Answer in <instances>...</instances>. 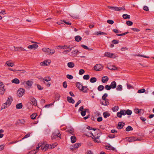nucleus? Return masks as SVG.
Segmentation results:
<instances>
[{"instance_id": "obj_48", "label": "nucleus", "mask_w": 154, "mask_h": 154, "mask_svg": "<svg viewBox=\"0 0 154 154\" xmlns=\"http://www.w3.org/2000/svg\"><path fill=\"white\" fill-rule=\"evenodd\" d=\"M81 144L79 143H76L74 145L73 147L74 148H78L81 146Z\"/></svg>"}, {"instance_id": "obj_33", "label": "nucleus", "mask_w": 154, "mask_h": 154, "mask_svg": "<svg viewBox=\"0 0 154 154\" xmlns=\"http://www.w3.org/2000/svg\"><path fill=\"white\" fill-rule=\"evenodd\" d=\"M6 64L8 66L11 67H12L14 65V64L13 63L10 62L9 61H8L6 62Z\"/></svg>"}, {"instance_id": "obj_26", "label": "nucleus", "mask_w": 154, "mask_h": 154, "mask_svg": "<svg viewBox=\"0 0 154 154\" xmlns=\"http://www.w3.org/2000/svg\"><path fill=\"white\" fill-rule=\"evenodd\" d=\"M23 107V104L22 103L17 104L16 105V108L17 109H20Z\"/></svg>"}, {"instance_id": "obj_31", "label": "nucleus", "mask_w": 154, "mask_h": 154, "mask_svg": "<svg viewBox=\"0 0 154 154\" xmlns=\"http://www.w3.org/2000/svg\"><path fill=\"white\" fill-rule=\"evenodd\" d=\"M12 82L14 83L18 84L20 83V81L18 79L15 78L12 80Z\"/></svg>"}, {"instance_id": "obj_13", "label": "nucleus", "mask_w": 154, "mask_h": 154, "mask_svg": "<svg viewBox=\"0 0 154 154\" xmlns=\"http://www.w3.org/2000/svg\"><path fill=\"white\" fill-rule=\"evenodd\" d=\"M111 88L114 89L116 87V83L115 81H112L110 85Z\"/></svg>"}, {"instance_id": "obj_1", "label": "nucleus", "mask_w": 154, "mask_h": 154, "mask_svg": "<svg viewBox=\"0 0 154 154\" xmlns=\"http://www.w3.org/2000/svg\"><path fill=\"white\" fill-rule=\"evenodd\" d=\"M97 135H94L93 133H91V134L93 137H92V138L94 140V142L95 143H100V142L97 139H98L100 137V136L102 134V133L100 129H98V131H97Z\"/></svg>"}, {"instance_id": "obj_57", "label": "nucleus", "mask_w": 154, "mask_h": 154, "mask_svg": "<svg viewBox=\"0 0 154 154\" xmlns=\"http://www.w3.org/2000/svg\"><path fill=\"white\" fill-rule=\"evenodd\" d=\"M128 33H129V32H125V33H122V34H117L116 35H117V36H123V35H125L127 34Z\"/></svg>"}, {"instance_id": "obj_7", "label": "nucleus", "mask_w": 154, "mask_h": 154, "mask_svg": "<svg viewBox=\"0 0 154 154\" xmlns=\"http://www.w3.org/2000/svg\"><path fill=\"white\" fill-rule=\"evenodd\" d=\"M33 83V82L29 80H28L26 81H24L22 83V84L24 85L26 84V85L28 86L29 87H31Z\"/></svg>"}, {"instance_id": "obj_21", "label": "nucleus", "mask_w": 154, "mask_h": 154, "mask_svg": "<svg viewBox=\"0 0 154 154\" xmlns=\"http://www.w3.org/2000/svg\"><path fill=\"white\" fill-rule=\"evenodd\" d=\"M8 103L7 102H6L5 103H4L2 105V107L1 108V110H2L3 109H4L6 108H7L8 106H7Z\"/></svg>"}, {"instance_id": "obj_50", "label": "nucleus", "mask_w": 154, "mask_h": 154, "mask_svg": "<svg viewBox=\"0 0 154 154\" xmlns=\"http://www.w3.org/2000/svg\"><path fill=\"white\" fill-rule=\"evenodd\" d=\"M37 152V151H36V150L34 149L29 152L28 153V154H35Z\"/></svg>"}, {"instance_id": "obj_5", "label": "nucleus", "mask_w": 154, "mask_h": 154, "mask_svg": "<svg viewBox=\"0 0 154 154\" xmlns=\"http://www.w3.org/2000/svg\"><path fill=\"white\" fill-rule=\"evenodd\" d=\"M104 56L107 57L112 58H114L116 57V56L114 54L111 53L109 52H106L105 53Z\"/></svg>"}, {"instance_id": "obj_34", "label": "nucleus", "mask_w": 154, "mask_h": 154, "mask_svg": "<svg viewBox=\"0 0 154 154\" xmlns=\"http://www.w3.org/2000/svg\"><path fill=\"white\" fill-rule=\"evenodd\" d=\"M104 87L103 85H100L97 88L98 90L99 91H101L103 90Z\"/></svg>"}, {"instance_id": "obj_61", "label": "nucleus", "mask_w": 154, "mask_h": 154, "mask_svg": "<svg viewBox=\"0 0 154 154\" xmlns=\"http://www.w3.org/2000/svg\"><path fill=\"white\" fill-rule=\"evenodd\" d=\"M112 42L113 44H116L119 43V41L117 40L114 39L112 41Z\"/></svg>"}, {"instance_id": "obj_55", "label": "nucleus", "mask_w": 154, "mask_h": 154, "mask_svg": "<svg viewBox=\"0 0 154 154\" xmlns=\"http://www.w3.org/2000/svg\"><path fill=\"white\" fill-rule=\"evenodd\" d=\"M141 109H134V112L135 113L138 114L140 113V111H141Z\"/></svg>"}, {"instance_id": "obj_6", "label": "nucleus", "mask_w": 154, "mask_h": 154, "mask_svg": "<svg viewBox=\"0 0 154 154\" xmlns=\"http://www.w3.org/2000/svg\"><path fill=\"white\" fill-rule=\"evenodd\" d=\"M103 69V66L100 64H97L94 66V69L97 71H101Z\"/></svg>"}, {"instance_id": "obj_62", "label": "nucleus", "mask_w": 154, "mask_h": 154, "mask_svg": "<svg viewBox=\"0 0 154 154\" xmlns=\"http://www.w3.org/2000/svg\"><path fill=\"white\" fill-rule=\"evenodd\" d=\"M63 87L64 88H66L67 87V82L66 81H65L63 82Z\"/></svg>"}, {"instance_id": "obj_52", "label": "nucleus", "mask_w": 154, "mask_h": 154, "mask_svg": "<svg viewBox=\"0 0 154 154\" xmlns=\"http://www.w3.org/2000/svg\"><path fill=\"white\" fill-rule=\"evenodd\" d=\"M108 96V94L106 93L104 94L103 95L102 97V99L103 100H105L106 99V98Z\"/></svg>"}, {"instance_id": "obj_20", "label": "nucleus", "mask_w": 154, "mask_h": 154, "mask_svg": "<svg viewBox=\"0 0 154 154\" xmlns=\"http://www.w3.org/2000/svg\"><path fill=\"white\" fill-rule=\"evenodd\" d=\"M10 97H9L8 98V100L7 102L8 104V106H9L11 104L13 100V99L10 96Z\"/></svg>"}, {"instance_id": "obj_63", "label": "nucleus", "mask_w": 154, "mask_h": 154, "mask_svg": "<svg viewBox=\"0 0 154 154\" xmlns=\"http://www.w3.org/2000/svg\"><path fill=\"white\" fill-rule=\"evenodd\" d=\"M107 22L108 23L111 24H112L114 23V21L113 20H107Z\"/></svg>"}, {"instance_id": "obj_25", "label": "nucleus", "mask_w": 154, "mask_h": 154, "mask_svg": "<svg viewBox=\"0 0 154 154\" xmlns=\"http://www.w3.org/2000/svg\"><path fill=\"white\" fill-rule=\"evenodd\" d=\"M79 51L77 49H75L71 52V54L72 55H75L77 54Z\"/></svg>"}, {"instance_id": "obj_37", "label": "nucleus", "mask_w": 154, "mask_h": 154, "mask_svg": "<svg viewBox=\"0 0 154 154\" xmlns=\"http://www.w3.org/2000/svg\"><path fill=\"white\" fill-rule=\"evenodd\" d=\"M94 35H107V34L105 32H96L94 34Z\"/></svg>"}, {"instance_id": "obj_51", "label": "nucleus", "mask_w": 154, "mask_h": 154, "mask_svg": "<svg viewBox=\"0 0 154 154\" xmlns=\"http://www.w3.org/2000/svg\"><path fill=\"white\" fill-rule=\"evenodd\" d=\"M54 102H55V101H54L53 103L47 104L45 106V107L48 108L50 106H53L54 105Z\"/></svg>"}, {"instance_id": "obj_38", "label": "nucleus", "mask_w": 154, "mask_h": 154, "mask_svg": "<svg viewBox=\"0 0 154 154\" xmlns=\"http://www.w3.org/2000/svg\"><path fill=\"white\" fill-rule=\"evenodd\" d=\"M126 131H129L133 130V128L130 126H128L126 128Z\"/></svg>"}, {"instance_id": "obj_19", "label": "nucleus", "mask_w": 154, "mask_h": 154, "mask_svg": "<svg viewBox=\"0 0 154 154\" xmlns=\"http://www.w3.org/2000/svg\"><path fill=\"white\" fill-rule=\"evenodd\" d=\"M122 10H125V8H124L123 7H115V8H114V10L116 11H120Z\"/></svg>"}, {"instance_id": "obj_2", "label": "nucleus", "mask_w": 154, "mask_h": 154, "mask_svg": "<svg viewBox=\"0 0 154 154\" xmlns=\"http://www.w3.org/2000/svg\"><path fill=\"white\" fill-rule=\"evenodd\" d=\"M60 134L58 131H55L53 132L51 135L52 139H54L58 137L60 138Z\"/></svg>"}, {"instance_id": "obj_9", "label": "nucleus", "mask_w": 154, "mask_h": 154, "mask_svg": "<svg viewBox=\"0 0 154 154\" xmlns=\"http://www.w3.org/2000/svg\"><path fill=\"white\" fill-rule=\"evenodd\" d=\"M49 61L48 62V60H46L43 62L40 63V65L42 66H46L49 65L51 63V61L49 60Z\"/></svg>"}, {"instance_id": "obj_58", "label": "nucleus", "mask_w": 154, "mask_h": 154, "mask_svg": "<svg viewBox=\"0 0 154 154\" xmlns=\"http://www.w3.org/2000/svg\"><path fill=\"white\" fill-rule=\"evenodd\" d=\"M119 109V107L118 106H115L112 108V110L113 112L117 111Z\"/></svg>"}, {"instance_id": "obj_56", "label": "nucleus", "mask_w": 154, "mask_h": 154, "mask_svg": "<svg viewBox=\"0 0 154 154\" xmlns=\"http://www.w3.org/2000/svg\"><path fill=\"white\" fill-rule=\"evenodd\" d=\"M37 86L38 90H42L43 89V87H42L40 85L37 84Z\"/></svg>"}, {"instance_id": "obj_41", "label": "nucleus", "mask_w": 154, "mask_h": 154, "mask_svg": "<svg viewBox=\"0 0 154 154\" xmlns=\"http://www.w3.org/2000/svg\"><path fill=\"white\" fill-rule=\"evenodd\" d=\"M87 128L89 130H93L94 131H97V130L98 131V130L99 129H98L97 128H93L92 127H91L90 126H88Z\"/></svg>"}, {"instance_id": "obj_60", "label": "nucleus", "mask_w": 154, "mask_h": 154, "mask_svg": "<svg viewBox=\"0 0 154 154\" xmlns=\"http://www.w3.org/2000/svg\"><path fill=\"white\" fill-rule=\"evenodd\" d=\"M67 78L70 79H72L73 78V76L70 75L68 74L66 75Z\"/></svg>"}, {"instance_id": "obj_43", "label": "nucleus", "mask_w": 154, "mask_h": 154, "mask_svg": "<svg viewBox=\"0 0 154 154\" xmlns=\"http://www.w3.org/2000/svg\"><path fill=\"white\" fill-rule=\"evenodd\" d=\"M104 101V106H107L109 105V103L108 102V99H106L105 100H103Z\"/></svg>"}, {"instance_id": "obj_16", "label": "nucleus", "mask_w": 154, "mask_h": 154, "mask_svg": "<svg viewBox=\"0 0 154 154\" xmlns=\"http://www.w3.org/2000/svg\"><path fill=\"white\" fill-rule=\"evenodd\" d=\"M30 101L33 103V105L36 106L37 105V102L36 100L34 97L30 99Z\"/></svg>"}, {"instance_id": "obj_12", "label": "nucleus", "mask_w": 154, "mask_h": 154, "mask_svg": "<svg viewBox=\"0 0 154 154\" xmlns=\"http://www.w3.org/2000/svg\"><path fill=\"white\" fill-rule=\"evenodd\" d=\"M38 47V45L36 44H33L31 45H28L27 48L29 49H35Z\"/></svg>"}, {"instance_id": "obj_30", "label": "nucleus", "mask_w": 154, "mask_h": 154, "mask_svg": "<svg viewBox=\"0 0 154 154\" xmlns=\"http://www.w3.org/2000/svg\"><path fill=\"white\" fill-rule=\"evenodd\" d=\"M103 115L104 118H106L110 116V114L108 112H106L103 113Z\"/></svg>"}, {"instance_id": "obj_45", "label": "nucleus", "mask_w": 154, "mask_h": 154, "mask_svg": "<svg viewBox=\"0 0 154 154\" xmlns=\"http://www.w3.org/2000/svg\"><path fill=\"white\" fill-rule=\"evenodd\" d=\"M133 22L130 20H128L126 21V24L127 25L129 26H131L133 25Z\"/></svg>"}, {"instance_id": "obj_22", "label": "nucleus", "mask_w": 154, "mask_h": 154, "mask_svg": "<svg viewBox=\"0 0 154 154\" xmlns=\"http://www.w3.org/2000/svg\"><path fill=\"white\" fill-rule=\"evenodd\" d=\"M75 40L77 42H79L82 39V37L79 35H77L75 37Z\"/></svg>"}, {"instance_id": "obj_27", "label": "nucleus", "mask_w": 154, "mask_h": 154, "mask_svg": "<svg viewBox=\"0 0 154 154\" xmlns=\"http://www.w3.org/2000/svg\"><path fill=\"white\" fill-rule=\"evenodd\" d=\"M106 149H110L113 151L115 150L116 149L114 147L112 146L111 145L109 146H106Z\"/></svg>"}, {"instance_id": "obj_10", "label": "nucleus", "mask_w": 154, "mask_h": 154, "mask_svg": "<svg viewBox=\"0 0 154 154\" xmlns=\"http://www.w3.org/2000/svg\"><path fill=\"white\" fill-rule=\"evenodd\" d=\"M77 88L81 91V89L82 88L83 85L80 82H76L75 84Z\"/></svg>"}, {"instance_id": "obj_24", "label": "nucleus", "mask_w": 154, "mask_h": 154, "mask_svg": "<svg viewBox=\"0 0 154 154\" xmlns=\"http://www.w3.org/2000/svg\"><path fill=\"white\" fill-rule=\"evenodd\" d=\"M71 142L73 143H75L76 141V137L74 136H72L71 137Z\"/></svg>"}, {"instance_id": "obj_15", "label": "nucleus", "mask_w": 154, "mask_h": 154, "mask_svg": "<svg viewBox=\"0 0 154 154\" xmlns=\"http://www.w3.org/2000/svg\"><path fill=\"white\" fill-rule=\"evenodd\" d=\"M125 125V123L123 122H119L118 124L117 128L119 129L123 128Z\"/></svg>"}, {"instance_id": "obj_40", "label": "nucleus", "mask_w": 154, "mask_h": 154, "mask_svg": "<svg viewBox=\"0 0 154 154\" xmlns=\"http://www.w3.org/2000/svg\"><path fill=\"white\" fill-rule=\"evenodd\" d=\"M45 149V151H46L48 149H49V145L48 144H46L45 145H43Z\"/></svg>"}, {"instance_id": "obj_59", "label": "nucleus", "mask_w": 154, "mask_h": 154, "mask_svg": "<svg viewBox=\"0 0 154 154\" xmlns=\"http://www.w3.org/2000/svg\"><path fill=\"white\" fill-rule=\"evenodd\" d=\"M85 71L83 69H81L79 70V74L80 75H82L84 73Z\"/></svg>"}, {"instance_id": "obj_23", "label": "nucleus", "mask_w": 154, "mask_h": 154, "mask_svg": "<svg viewBox=\"0 0 154 154\" xmlns=\"http://www.w3.org/2000/svg\"><path fill=\"white\" fill-rule=\"evenodd\" d=\"M67 66L69 67L72 68L75 65L73 63L69 62L68 63Z\"/></svg>"}, {"instance_id": "obj_44", "label": "nucleus", "mask_w": 154, "mask_h": 154, "mask_svg": "<svg viewBox=\"0 0 154 154\" xmlns=\"http://www.w3.org/2000/svg\"><path fill=\"white\" fill-rule=\"evenodd\" d=\"M51 80V79L50 77L47 76L44 78V80L47 82L50 81Z\"/></svg>"}, {"instance_id": "obj_3", "label": "nucleus", "mask_w": 154, "mask_h": 154, "mask_svg": "<svg viewBox=\"0 0 154 154\" xmlns=\"http://www.w3.org/2000/svg\"><path fill=\"white\" fill-rule=\"evenodd\" d=\"M25 91V89L22 88H20L17 91V96L19 97H21L24 94Z\"/></svg>"}, {"instance_id": "obj_53", "label": "nucleus", "mask_w": 154, "mask_h": 154, "mask_svg": "<svg viewBox=\"0 0 154 154\" xmlns=\"http://www.w3.org/2000/svg\"><path fill=\"white\" fill-rule=\"evenodd\" d=\"M145 89L144 88H143L138 90L137 92L139 93H142L145 92Z\"/></svg>"}, {"instance_id": "obj_64", "label": "nucleus", "mask_w": 154, "mask_h": 154, "mask_svg": "<svg viewBox=\"0 0 154 154\" xmlns=\"http://www.w3.org/2000/svg\"><path fill=\"white\" fill-rule=\"evenodd\" d=\"M120 112H121V113L122 114V115H125L126 114V111L125 110H121L120 111Z\"/></svg>"}, {"instance_id": "obj_35", "label": "nucleus", "mask_w": 154, "mask_h": 154, "mask_svg": "<svg viewBox=\"0 0 154 154\" xmlns=\"http://www.w3.org/2000/svg\"><path fill=\"white\" fill-rule=\"evenodd\" d=\"M97 79L95 77H92L91 78L90 81L91 83H94L96 82Z\"/></svg>"}, {"instance_id": "obj_42", "label": "nucleus", "mask_w": 154, "mask_h": 154, "mask_svg": "<svg viewBox=\"0 0 154 154\" xmlns=\"http://www.w3.org/2000/svg\"><path fill=\"white\" fill-rule=\"evenodd\" d=\"M36 114L35 113H34L30 116V117L32 119H35L36 118Z\"/></svg>"}, {"instance_id": "obj_4", "label": "nucleus", "mask_w": 154, "mask_h": 154, "mask_svg": "<svg viewBox=\"0 0 154 154\" xmlns=\"http://www.w3.org/2000/svg\"><path fill=\"white\" fill-rule=\"evenodd\" d=\"M4 85H3V83L2 82H0V88L2 91H0V94L3 95L4 92L5 91V88Z\"/></svg>"}, {"instance_id": "obj_39", "label": "nucleus", "mask_w": 154, "mask_h": 154, "mask_svg": "<svg viewBox=\"0 0 154 154\" xmlns=\"http://www.w3.org/2000/svg\"><path fill=\"white\" fill-rule=\"evenodd\" d=\"M118 91H121L122 90V87L121 85H118L116 89Z\"/></svg>"}, {"instance_id": "obj_47", "label": "nucleus", "mask_w": 154, "mask_h": 154, "mask_svg": "<svg viewBox=\"0 0 154 154\" xmlns=\"http://www.w3.org/2000/svg\"><path fill=\"white\" fill-rule=\"evenodd\" d=\"M104 88H105L106 90L108 91L110 90L111 89L110 85H105V87H104Z\"/></svg>"}, {"instance_id": "obj_11", "label": "nucleus", "mask_w": 154, "mask_h": 154, "mask_svg": "<svg viewBox=\"0 0 154 154\" xmlns=\"http://www.w3.org/2000/svg\"><path fill=\"white\" fill-rule=\"evenodd\" d=\"M140 140V139H136V138L134 137H132L128 138V142H132L133 141H134L136 140Z\"/></svg>"}, {"instance_id": "obj_28", "label": "nucleus", "mask_w": 154, "mask_h": 154, "mask_svg": "<svg viewBox=\"0 0 154 154\" xmlns=\"http://www.w3.org/2000/svg\"><path fill=\"white\" fill-rule=\"evenodd\" d=\"M16 51H26V50L22 47H16L15 48Z\"/></svg>"}, {"instance_id": "obj_17", "label": "nucleus", "mask_w": 154, "mask_h": 154, "mask_svg": "<svg viewBox=\"0 0 154 154\" xmlns=\"http://www.w3.org/2000/svg\"><path fill=\"white\" fill-rule=\"evenodd\" d=\"M88 89L87 88V86H83V85L82 88L81 89V91H82L83 93H86L88 92Z\"/></svg>"}, {"instance_id": "obj_46", "label": "nucleus", "mask_w": 154, "mask_h": 154, "mask_svg": "<svg viewBox=\"0 0 154 154\" xmlns=\"http://www.w3.org/2000/svg\"><path fill=\"white\" fill-rule=\"evenodd\" d=\"M126 114L128 115H131L132 114V111L129 109H128L126 111Z\"/></svg>"}, {"instance_id": "obj_32", "label": "nucleus", "mask_w": 154, "mask_h": 154, "mask_svg": "<svg viewBox=\"0 0 154 154\" xmlns=\"http://www.w3.org/2000/svg\"><path fill=\"white\" fill-rule=\"evenodd\" d=\"M87 110H88V109H85L84 111L81 112V114L82 116H84L85 115Z\"/></svg>"}, {"instance_id": "obj_14", "label": "nucleus", "mask_w": 154, "mask_h": 154, "mask_svg": "<svg viewBox=\"0 0 154 154\" xmlns=\"http://www.w3.org/2000/svg\"><path fill=\"white\" fill-rule=\"evenodd\" d=\"M109 80V78L107 76H104L102 77L101 81L103 83L106 82Z\"/></svg>"}, {"instance_id": "obj_18", "label": "nucleus", "mask_w": 154, "mask_h": 154, "mask_svg": "<svg viewBox=\"0 0 154 154\" xmlns=\"http://www.w3.org/2000/svg\"><path fill=\"white\" fill-rule=\"evenodd\" d=\"M67 101L69 103H75V100L72 97L69 96L67 97Z\"/></svg>"}, {"instance_id": "obj_8", "label": "nucleus", "mask_w": 154, "mask_h": 154, "mask_svg": "<svg viewBox=\"0 0 154 154\" xmlns=\"http://www.w3.org/2000/svg\"><path fill=\"white\" fill-rule=\"evenodd\" d=\"M66 132L69 133L72 135H74V129L72 127H70L66 130Z\"/></svg>"}, {"instance_id": "obj_36", "label": "nucleus", "mask_w": 154, "mask_h": 154, "mask_svg": "<svg viewBox=\"0 0 154 154\" xmlns=\"http://www.w3.org/2000/svg\"><path fill=\"white\" fill-rule=\"evenodd\" d=\"M122 17H123V18L125 19H129L130 18V16L129 15H128L127 14H124L122 15Z\"/></svg>"}, {"instance_id": "obj_49", "label": "nucleus", "mask_w": 154, "mask_h": 154, "mask_svg": "<svg viewBox=\"0 0 154 154\" xmlns=\"http://www.w3.org/2000/svg\"><path fill=\"white\" fill-rule=\"evenodd\" d=\"M90 78L89 75H84L83 77V78L85 80H88Z\"/></svg>"}, {"instance_id": "obj_54", "label": "nucleus", "mask_w": 154, "mask_h": 154, "mask_svg": "<svg viewBox=\"0 0 154 154\" xmlns=\"http://www.w3.org/2000/svg\"><path fill=\"white\" fill-rule=\"evenodd\" d=\"M108 137L109 138L112 139L115 137L116 136L115 134H109Z\"/></svg>"}, {"instance_id": "obj_29", "label": "nucleus", "mask_w": 154, "mask_h": 154, "mask_svg": "<svg viewBox=\"0 0 154 154\" xmlns=\"http://www.w3.org/2000/svg\"><path fill=\"white\" fill-rule=\"evenodd\" d=\"M60 97V95L58 93H56L55 97V99L56 101L58 100L59 99Z\"/></svg>"}]
</instances>
